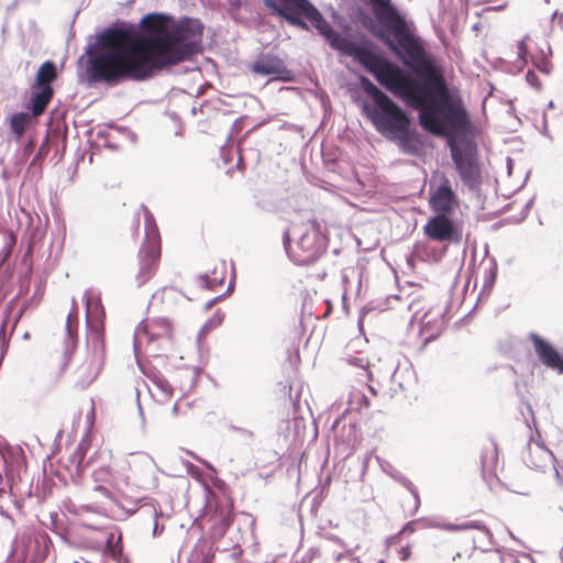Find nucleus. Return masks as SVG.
Listing matches in <instances>:
<instances>
[{
  "instance_id": "1",
  "label": "nucleus",
  "mask_w": 563,
  "mask_h": 563,
  "mask_svg": "<svg viewBox=\"0 0 563 563\" xmlns=\"http://www.w3.org/2000/svg\"><path fill=\"white\" fill-rule=\"evenodd\" d=\"M291 1L333 48L354 57L383 87L418 110L419 123L427 132L441 136L448 129L461 132L470 129L471 121L463 100L450 92L441 68L427 54L415 30L391 0H368L374 16L383 26L375 35L400 56L419 79L373 51L342 37L309 0Z\"/></svg>"
},
{
  "instance_id": "2",
  "label": "nucleus",
  "mask_w": 563,
  "mask_h": 563,
  "mask_svg": "<svg viewBox=\"0 0 563 563\" xmlns=\"http://www.w3.org/2000/svg\"><path fill=\"white\" fill-rule=\"evenodd\" d=\"M172 16L148 13L133 26L110 27L98 38L100 49L89 58L88 73L95 82L110 87L143 82L201 51L203 27L192 19L172 24Z\"/></svg>"
},
{
  "instance_id": "3",
  "label": "nucleus",
  "mask_w": 563,
  "mask_h": 563,
  "mask_svg": "<svg viewBox=\"0 0 563 563\" xmlns=\"http://www.w3.org/2000/svg\"><path fill=\"white\" fill-rule=\"evenodd\" d=\"M162 256L161 234L152 216H146L145 239L142 242L136 262L132 268L134 282L143 286L156 274Z\"/></svg>"
},
{
  "instance_id": "4",
  "label": "nucleus",
  "mask_w": 563,
  "mask_h": 563,
  "mask_svg": "<svg viewBox=\"0 0 563 563\" xmlns=\"http://www.w3.org/2000/svg\"><path fill=\"white\" fill-rule=\"evenodd\" d=\"M284 244L289 258L299 266L314 264L324 253L320 228L314 221L302 223L300 235L292 243H290L289 232H285Z\"/></svg>"
},
{
  "instance_id": "5",
  "label": "nucleus",
  "mask_w": 563,
  "mask_h": 563,
  "mask_svg": "<svg viewBox=\"0 0 563 563\" xmlns=\"http://www.w3.org/2000/svg\"><path fill=\"white\" fill-rule=\"evenodd\" d=\"M361 85L382 111V114H377L376 124L382 125L390 132H406L410 121L401 108L368 78L361 77Z\"/></svg>"
},
{
  "instance_id": "6",
  "label": "nucleus",
  "mask_w": 563,
  "mask_h": 563,
  "mask_svg": "<svg viewBox=\"0 0 563 563\" xmlns=\"http://www.w3.org/2000/svg\"><path fill=\"white\" fill-rule=\"evenodd\" d=\"M58 73L54 62L46 60L37 69L34 82L31 85V96L27 109L32 115H42L54 97L53 82L57 79Z\"/></svg>"
},
{
  "instance_id": "7",
  "label": "nucleus",
  "mask_w": 563,
  "mask_h": 563,
  "mask_svg": "<svg viewBox=\"0 0 563 563\" xmlns=\"http://www.w3.org/2000/svg\"><path fill=\"white\" fill-rule=\"evenodd\" d=\"M450 147L452 159L462 181L471 188L479 185L481 169L477 162L476 145L470 141L459 144L450 142Z\"/></svg>"
},
{
  "instance_id": "8",
  "label": "nucleus",
  "mask_w": 563,
  "mask_h": 563,
  "mask_svg": "<svg viewBox=\"0 0 563 563\" xmlns=\"http://www.w3.org/2000/svg\"><path fill=\"white\" fill-rule=\"evenodd\" d=\"M518 58L522 66L529 62L540 71L550 73L551 64L544 51L530 36H525L518 42Z\"/></svg>"
},
{
  "instance_id": "9",
  "label": "nucleus",
  "mask_w": 563,
  "mask_h": 563,
  "mask_svg": "<svg viewBox=\"0 0 563 563\" xmlns=\"http://www.w3.org/2000/svg\"><path fill=\"white\" fill-rule=\"evenodd\" d=\"M423 232L426 236L435 242H451L460 240L454 222L446 214H435L431 217L424 224Z\"/></svg>"
},
{
  "instance_id": "10",
  "label": "nucleus",
  "mask_w": 563,
  "mask_h": 563,
  "mask_svg": "<svg viewBox=\"0 0 563 563\" xmlns=\"http://www.w3.org/2000/svg\"><path fill=\"white\" fill-rule=\"evenodd\" d=\"M429 203L437 214L450 216L456 205V196L452 189L451 181L444 175L441 176V184L430 195Z\"/></svg>"
},
{
  "instance_id": "11",
  "label": "nucleus",
  "mask_w": 563,
  "mask_h": 563,
  "mask_svg": "<svg viewBox=\"0 0 563 563\" xmlns=\"http://www.w3.org/2000/svg\"><path fill=\"white\" fill-rule=\"evenodd\" d=\"M529 338L540 362L559 374H563V356L555 347L537 333H530Z\"/></svg>"
},
{
  "instance_id": "12",
  "label": "nucleus",
  "mask_w": 563,
  "mask_h": 563,
  "mask_svg": "<svg viewBox=\"0 0 563 563\" xmlns=\"http://www.w3.org/2000/svg\"><path fill=\"white\" fill-rule=\"evenodd\" d=\"M101 367L100 355L97 352L87 353L74 372L75 384L80 388L89 386L99 375Z\"/></svg>"
},
{
  "instance_id": "13",
  "label": "nucleus",
  "mask_w": 563,
  "mask_h": 563,
  "mask_svg": "<svg viewBox=\"0 0 563 563\" xmlns=\"http://www.w3.org/2000/svg\"><path fill=\"white\" fill-rule=\"evenodd\" d=\"M252 71L258 75H273L283 81L292 79L291 71L286 67L283 59L275 55H263L253 65Z\"/></svg>"
},
{
  "instance_id": "14",
  "label": "nucleus",
  "mask_w": 563,
  "mask_h": 563,
  "mask_svg": "<svg viewBox=\"0 0 563 563\" xmlns=\"http://www.w3.org/2000/svg\"><path fill=\"white\" fill-rule=\"evenodd\" d=\"M93 481L96 483L92 488L93 494L100 495L112 503L118 501V498L121 495V488L108 467H100L96 470L93 472Z\"/></svg>"
},
{
  "instance_id": "15",
  "label": "nucleus",
  "mask_w": 563,
  "mask_h": 563,
  "mask_svg": "<svg viewBox=\"0 0 563 563\" xmlns=\"http://www.w3.org/2000/svg\"><path fill=\"white\" fill-rule=\"evenodd\" d=\"M554 455L538 441H531L528 444L527 452L523 455V462L528 467L537 472H545L553 466Z\"/></svg>"
},
{
  "instance_id": "16",
  "label": "nucleus",
  "mask_w": 563,
  "mask_h": 563,
  "mask_svg": "<svg viewBox=\"0 0 563 563\" xmlns=\"http://www.w3.org/2000/svg\"><path fill=\"white\" fill-rule=\"evenodd\" d=\"M263 4L271 14L285 19L291 25L301 29L308 27L306 22L299 18L300 8L291 0H263Z\"/></svg>"
},
{
  "instance_id": "17",
  "label": "nucleus",
  "mask_w": 563,
  "mask_h": 563,
  "mask_svg": "<svg viewBox=\"0 0 563 563\" xmlns=\"http://www.w3.org/2000/svg\"><path fill=\"white\" fill-rule=\"evenodd\" d=\"M263 4L271 14L285 19L291 25L301 29L308 27L306 22L299 18L300 8L291 0H263Z\"/></svg>"
},
{
  "instance_id": "18",
  "label": "nucleus",
  "mask_w": 563,
  "mask_h": 563,
  "mask_svg": "<svg viewBox=\"0 0 563 563\" xmlns=\"http://www.w3.org/2000/svg\"><path fill=\"white\" fill-rule=\"evenodd\" d=\"M206 490L209 495L208 508L211 510L214 503V515L213 518L218 519L222 526L227 529L233 522V507L234 501L230 495H223L221 498L218 497L211 489L206 486Z\"/></svg>"
},
{
  "instance_id": "19",
  "label": "nucleus",
  "mask_w": 563,
  "mask_h": 563,
  "mask_svg": "<svg viewBox=\"0 0 563 563\" xmlns=\"http://www.w3.org/2000/svg\"><path fill=\"white\" fill-rule=\"evenodd\" d=\"M189 299L175 288H165L162 291L163 311L169 314H178L187 310Z\"/></svg>"
},
{
  "instance_id": "20",
  "label": "nucleus",
  "mask_w": 563,
  "mask_h": 563,
  "mask_svg": "<svg viewBox=\"0 0 563 563\" xmlns=\"http://www.w3.org/2000/svg\"><path fill=\"white\" fill-rule=\"evenodd\" d=\"M144 333L147 335L148 342L162 340L169 343L173 339L174 328L167 318H159L147 324L144 328Z\"/></svg>"
},
{
  "instance_id": "21",
  "label": "nucleus",
  "mask_w": 563,
  "mask_h": 563,
  "mask_svg": "<svg viewBox=\"0 0 563 563\" xmlns=\"http://www.w3.org/2000/svg\"><path fill=\"white\" fill-rule=\"evenodd\" d=\"M411 555V547L409 544L398 545L396 541H390L387 555L379 563H408Z\"/></svg>"
},
{
  "instance_id": "22",
  "label": "nucleus",
  "mask_w": 563,
  "mask_h": 563,
  "mask_svg": "<svg viewBox=\"0 0 563 563\" xmlns=\"http://www.w3.org/2000/svg\"><path fill=\"white\" fill-rule=\"evenodd\" d=\"M225 279L227 265L224 262L216 263L212 271L203 277L206 286L212 290L223 287Z\"/></svg>"
},
{
  "instance_id": "23",
  "label": "nucleus",
  "mask_w": 563,
  "mask_h": 563,
  "mask_svg": "<svg viewBox=\"0 0 563 563\" xmlns=\"http://www.w3.org/2000/svg\"><path fill=\"white\" fill-rule=\"evenodd\" d=\"M31 115L25 112H18L10 117L9 124L12 133L18 137H22L31 124Z\"/></svg>"
},
{
  "instance_id": "24",
  "label": "nucleus",
  "mask_w": 563,
  "mask_h": 563,
  "mask_svg": "<svg viewBox=\"0 0 563 563\" xmlns=\"http://www.w3.org/2000/svg\"><path fill=\"white\" fill-rule=\"evenodd\" d=\"M434 527L445 530V531H459V530H466V529H477L488 532V529L485 525H483L479 521H470L461 525L456 523H450V522H438L433 525Z\"/></svg>"
},
{
  "instance_id": "25",
  "label": "nucleus",
  "mask_w": 563,
  "mask_h": 563,
  "mask_svg": "<svg viewBox=\"0 0 563 563\" xmlns=\"http://www.w3.org/2000/svg\"><path fill=\"white\" fill-rule=\"evenodd\" d=\"M146 376L152 380V383L157 387L163 397L170 398L174 391L170 383L159 373L146 374Z\"/></svg>"
},
{
  "instance_id": "26",
  "label": "nucleus",
  "mask_w": 563,
  "mask_h": 563,
  "mask_svg": "<svg viewBox=\"0 0 563 563\" xmlns=\"http://www.w3.org/2000/svg\"><path fill=\"white\" fill-rule=\"evenodd\" d=\"M114 538V532H107L104 552L112 559H118L122 553L121 534H119L115 542Z\"/></svg>"
},
{
  "instance_id": "27",
  "label": "nucleus",
  "mask_w": 563,
  "mask_h": 563,
  "mask_svg": "<svg viewBox=\"0 0 563 563\" xmlns=\"http://www.w3.org/2000/svg\"><path fill=\"white\" fill-rule=\"evenodd\" d=\"M73 351L68 347L62 352L56 351L53 355V361L57 363L59 371L63 372L69 364Z\"/></svg>"
},
{
  "instance_id": "28",
  "label": "nucleus",
  "mask_w": 563,
  "mask_h": 563,
  "mask_svg": "<svg viewBox=\"0 0 563 563\" xmlns=\"http://www.w3.org/2000/svg\"><path fill=\"white\" fill-rule=\"evenodd\" d=\"M78 327V307L75 301H73V307L67 316L66 328L68 333L71 335L73 331H76Z\"/></svg>"
},
{
  "instance_id": "29",
  "label": "nucleus",
  "mask_w": 563,
  "mask_h": 563,
  "mask_svg": "<svg viewBox=\"0 0 563 563\" xmlns=\"http://www.w3.org/2000/svg\"><path fill=\"white\" fill-rule=\"evenodd\" d=\"M347 363L353 365V366H356V367H361L363 369L366 371L367 373V379L369 382L373 380V376H372V373L371 371L368 369V366H369V362L367 358H364V357H356V356H351L349 358H346Z\"/></svg>"
},
{
  "instance_id": "30",
  "label": "nucleus",
  "mask_w": 563,
  "mask_h": 563,
  "mask_svg": "<svg viewBox=\"0 0 563 563\" xmlns=\"http://www.w3.org/2000/svg\"><path fill=\"white\" fill-rule=\"evenodd\" d=\"M85 450L81 445L77 446L71 455V461L76 463V471L78 474L82 472L81 463L85 459Z\"/></svg>"
},
{
  "instance_id": "31",
  "label": "nucleus",
  "mask_w": 563,
  "mask_h": 563,
  "mask_svg": "<svg viewBox=\"0 0 563 563\" xmlns=\"http://www.w3.org/2000/svg\"><path fill=\"white\" fill-rule=\"evenodd\" d=\"M223 317H224V314L222 312L217 311L216 314L213 316V318L203 325L202 332L207 333L210 330H212L213 328H216L219 324H221V322L223 320Z\"/></svg>"
},
{
  "instance_id": "32",
  "label": "nucleus",
  "mask_w": 563,
  "mask_h": 563,
  "mask_svg": "<svg viewBox=\"0 0 563 563\" xmlns=\"http://www.w3.org/2000/svg\"><path fill=\"white\" fill-rule=\"evenodd\" d=\"M526 80L533 88H536V89L541 88V81H540L538 75L533 70H528V73L526 74Z\"/></svg>"
},
{
  "instance_id": "33",
  "label": "nucleus",
  "mask_w": 563,
  "mask_h": 563,
  "mask_svg": "<svg viewBox=\"0 0 563 563\" xmlns=\"http://www.w3.org/2000/svg\"><path fill=\"white\" fill-rule=\"evenodd\" d=\"M7 320H4L0 327V344L1 350L4 353L9 346V339L5 336Z\"/></svg>"
},
{
  "instance_id": "34",
  "label": "nucleus",
  "mask_w": 563,
  "mask_h": 563,
  "mask_svg": "<svg viewBox=\"0 0 563 563\" xmlns=\"http://www.w3.org/2000/svg\"><path fill=\"white\" fill-rule=\"evenodd\" d=\"M323 555L325 556L324 561L328 560V558H332L335 561H339L342 558V552L336 553L335 551L331 550L330 548H325L323 550Z\"/></svg>"
},
{
  "instance_id": "35",
  "label": "nucleus",
  "mask_w": 563,
  "mask_h": 563,
  "mask_svg": "<svg viewBox=\"0 0 563 563\" xmlns=\"http://www.w3.org/2000/svg\"><path fill=\"white\" fill-rule=\"evenodd\" d=\"M25 310H26V306H25V305H23V306L20 308V310H19L18 314L15 316V319H14V322H13V325H12L11 333L15 330V328H16V325H18V323H19V321L21 320V318H22L23 313L25 312Z\"/></svg>"
},
{
  "instance_id": "36",
  "label": "nucleus",
  "mask_w": 563,
  "mask_h": 563,
  "mask_svg": "<svg viewBox=\"0 0 563 563\" xmlns=\"http://www.w3.org/2000/svg\"><path fill=\"white\" fill-rule=\"evenodd\" d=\"M139 224H140L139 219L134 218L132 220V224H131L132 238L136 236L137 231H139Z\"/></svg>"
},
{
  "instance_id": "37",
  "label": "nucleus",
  "mask_w": 563,
  "mask_h": 563,
  "mask_svg": "<svg viewBox=\"0 0 563 563\" xmlns=\"http://www.w3.org/2000/svg\"><path fill=\"white\" fill-rule=\"evenodd\" d=\"M409 497L413 500L412 509L417 510L420 504V499L417 493H410Z\"/></svg>"
},
{
  "instance_id": "38",
  "label": "nucleus",
  "mask_w": 563,
  "mask_h": 563,
  "mask_svg": "<svg viewBox=\"0 0 563 563\" xmlns=\"http://www.w3.org/2000/svg\"><path fill=\"white\" fill-rule=\"evenodd\" d=\"M415 529L412 527V523H408L400 532L399 537H402L405 534H411L413 533Z\"/></svg>"
},
{
  "instance_id": "39",
  "label": "nucleus",
  "mask_w": 563,
  "mask_h": 563,
  "mask_svg": "<svg viewBox=\"0 0 563 563\" xmlns=\"http://www.w3.org/2000/svg\"><path fill=\"white\" fill-rule=\"evenodd\" d=\"M506 5L503 4V5H499V7H486L483 9V13L485 12H492V11H497V10H501L504 9Z\"/></svg>"
},
{
  "instance_id": "40",
  "label": "nucleus",
  "mask_w": 563,
  "mask_h": 563,
  "mask_svg": "<svg viewBox=\"0 0 563 563\" xmlns=\"http://www.w3.org/2000/svg\"><path fill=\"white\" fill-rule=\"evenodd\" d=\"M71 563H90V561H89V560H87V559H86V558H84V556H79V558H77V559H73V560H71Z\"/></svg>"
},
{
  "instance_id": "41",
  "label": "nucleus",
  "mask_w": 563,
  "mask_h": 563,
  "mask_svg": "<svg viewBox=\"0 0 563 563\" xmlns=\"http://www.w3.org/2000/svg\"><path fill=\"white\" fill-rule=\"evenodd\" d=\"M90 415H91L92 418L95 417V402H93V400H91Z\"/></svg>"
},
{
  "instance_id": "42",
  "label": "nucleus",
  "mask_w": 563,
  "mask_h": 563,
  "mask_svg": "<svg viewBox=\"0 0 563 563\" xmlns=\"http://www.w3.org/2000/svg\"><path fill=\"white\" fill-rule=\"evenodd\" d=\"M157 527H158V523H157V520H155L154 529H153V534H154V536H156V534H157Z\"/></svg>"
},
{
  "instance_id": "43",
  "label": "nucleus",
  "mask_w": 563,
  "mask_h": 563,
  "mask_svg": "<svg viewBox=\"0 0 563 563\" xmlns=\"http://www.w3.org/2000/svg\"><path fill=\"white\" fill-rule=\"evenodd\" d=\"M363 404L365 407L369 406V401L367 400V398L365 396H363Z\"/></svg>"
},
{
  "instance_id": "44",
  "label": "nucleus",
  "mask_w": 563,
  "mask_h": 563,
  "mask_svg": "<svg viewBox=\"0 0 563 563\" xmlns=\"http://www.w3.org/2000/svg\"><path fill=\"white\" fill-rule=\"evenodd\" d=\"M349 431L355 433V426L349 424Z\"/></svg>"
},
{
  "instance_id": "45",
  "label": "nucleus",
  "mask_w": 563,
  "mask_h": 563,
  "mask_svg": "<svg viewBox=\"0 0 563 563\" xmlns=\"http://www.w3.org/2000/svg\"><path fill=\"white\" fill-rule=\"evenodd\" d=\"M30 336H31V335H30V333H29V332H25V333L23 334V339H25V340H29V339H30Z\"/></svg>"
},
{
  "instance_id": "46",
  "label": "nucleus",
  "mask_w": 563,
  "mask_h": 563,
  "mask_svg": "<svg viewBox=\"0 0 563 563\" xmlns=\"http://www.w3.org/2000/svg\"><path fill=\"white\" fill-rule=\"evenodd\" d=\"M213 305V301H209L207 305H206V308H210L211 306Z\"/></svg>"
}]
</instances>
